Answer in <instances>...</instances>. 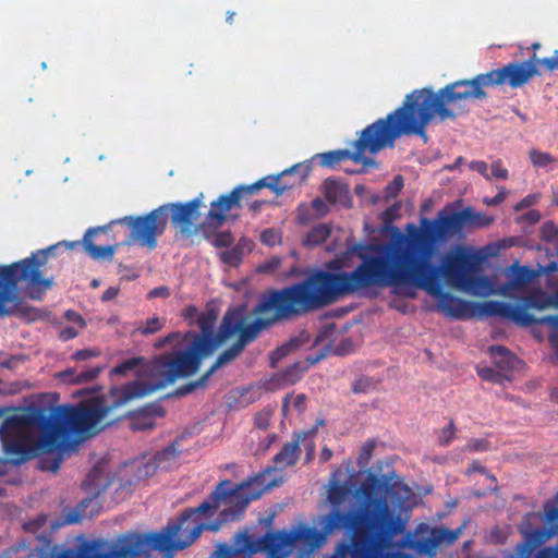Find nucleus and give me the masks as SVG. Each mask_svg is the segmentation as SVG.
<instances>
[{
    "mask_svg": "<svg viewBox=\"0 0 558 558\" xmlns=\"http://www.w3.org/2000/svg\"><path fill=\"white\" fill-rule=\"evenodd\" d=\"M268 468L247 480L233 484L223 480L197 507L185 509L178 519L169 521L157 533H126L119 539V546L109 549L107 541L98 538L89 558H150L153 550L168 553L183 549L201 535L204 529L216 531V524H205L201 517L211 518L221 506L222 522L238 519L252 500L258 499L275 483Z\"/></svg>",
    "mask_w": 558,
    "mask_h": 558,
    "instance_id": "f257e3e1",
    "label": "nucleus"
},
{
    "mask_svg": "<svg viewBox=\"0 0 558 558\" xmlns=\"http://www.w3.org/2000/svg\"><path fill=\"white\" fill-rule=\"evenodd\" d=\"M480 264L481 257L474 253L459 252L447 255L439 266L438 276L428 284L421 283L412 274L409 275L410 278H399L400 272L403 271L401 268L344 271L347 294L371 288L415 287L436 296L438 308L445 315L456 319L500 317L513 323L529 324L532 322L522 307L514 306V304L496 300L468 301L442 291V278L449 286L458 289H469L475 284L488 287L490 283L486 277H475L481 270Z\"/></svg>",
    "mask_w": 558,
    "mask_h": 558,
    "instance_id": "f03ea898",
    "label": "nucleus"
},
{
    "mask_svg": "<svg viewBox=\"0 0 558 558\" xmlns=\"http://www.w3.org/2000/svg\"><path fill=\"white\" fill-rule=\"evenodd\" d=\"M465 211L444 208L435 219L423 217L420 227L408 223L407 235L396 242L380 244H356L350 248L362 263L354 270L401 268L399 278H410L428 284L435 280L439 266L432 263L436 244L460 234L465 227Z\"/></svg>",
    "mask_w": 558,
    "mask_h": 558,
    "instance_id": "7ed1b4c3",
    "label": "nucleus"
},
{
    "mask_svg": "<svg viewBox=\"0 0 558 558\" xmlns=\"http://www.w3.org/2000/svg\"><path fill=\"white\" fill-rule=\"evenodd\" d=\"M344 295H348L344 271L332 274L315 270L301 282L263 295L254 313L258 315L271 313V315L256 318L252 323H246L245 318L235 342L245 349L263 329L271 324L320 310Z\"/></svg>",
    "mask_w": 558,
    "mask_h": 558,
    "instance_id": "20e7f679",
    "label": "nucleus"
},
{
    "mask_svg": "<svg viewBox=\"0 0 558 558\" xmlns=\"http://www.w3.org/2000/svg\"><path fill=\"white\" fill-rule=\"evenodd\" d=\"M217 314L214 311L201 313L197 317L199 332L189 330L183 333V345L155 357L149 367L150 383L131 381L118 390V403L143 398L158 389L174 384L178 379L194 376L203 361L219 348L218 330H215Z\"/></svg>",
    "mask_w": 558,
    "mask_h": 558,
    "instance_id": "39448f33",
    "label": "nucleus"
},
{
    "mask_svg": "<svg viewBox=\"0 0 558 558\" xmlns=\"http://www.w3.org/2000/svg\"><path fill=\"white\" fill-rule=\"evenodd\" d=\"M536 54L527 61L509 62L499 69L475 75L470 80H458L434 92L432 87L414 89L428 124L437 118L440 122L454 121L468 112L464 102L487 97L486 87H496L508 83L518 88L539 75L535 64Z\"/></svg>",
    "mask_w": 558,
    "mask_h": 558,
    "instance_id": "423d86ee",
    "label": "nucleus"
},
{
    "mask_svg": "<svg viewBox=\"0 0 558 558\" xmlns=\"http://www.w3.org/2000/svg\"><path fill=\"white\" fill-rule=\"evenodd\" d=\"M416 94L411 92L405 96L402 105L396 110L367 125L359 138L352 143L353 150L337 149L317 154L319 165L326 168H335L344 160H352L364 166H373L374 160L365 157L368 151L372 155L385 148H393L395 143L401 136H418L424 143L428 142L426 129L428 122L421 109Z\"/></svg>",
    "mask_w": 558,
    "mask_h": 558,
    "instance_id": "0eeeda50",
    "label": "nucleus"
},
{
    "mask_svg": "<svg viewBox=\"0 0 558 558\" xmlns=\"http://www.w3.org/2000/svg\"><path fill=\"white\" fill-rule=\"evenodd\" d=\"M59 245L61 243L39 250L20 262L0 266V317L14 316L26 323L47 317L45 311L23 301L19 294L17 284L24 283L26 295L29 299L41 300L43 295L53 286L51 278L43 277L41 268Z\"/></svg>",
    "mask_w": 558,
    "mask_h": 558,
    "instance_id": "6e6552de",
    "label": "nucleus"
},
{
    "mask_svg": "<svg viewBox=\"0 0 558 558\" xmlns=\"http://www.w3.org/2000/svg\"><path fill=\"white\" fill-rule=\"evenodd\" d=\"M324 535V532L319 533L307 525L290 531L266 532L262 537L239 532L231 545L219 544L210 558H252L260 551L267 553L268 558H284L296 547L314 550L323 542Z\"/></svg>",
    "mask_w": 558,
    "mask_h": 558,
    "instance_id": "1a4fd4ad",
    "label": "nucleus"
},
{
    "mask_svg": "<svg viewBox=\"0 0 558 558\" xmlns=\"http://www.w3.org/2000/svg\"><path fill=\"white\" fill-rule=\"evenodd\" d=\"M48 421L43 417V410L15 414L4 420L0 427V439L5 453L16 463L33 456L35 425H45Z\"/></svg>",
    "mask_w": 558,
    "mask_h": 558,
    "instance_id": "9d476101",
    "label": "nucleus"
},
{
    "mask_svg": "<svg viewBox=\"0 0 558 558\" xmlns=\"http://www.w3.org/2000/svg\"><path fill=\"white\" fill-rule=\"evenodd\" d=\"M125 385L120 387L122 389ZM119 388L111 390L113 398L112 405L108 407L102 400L96 399L76 407H62L57 408L56 411L61 416L66 428L82 437H89L96 435L102 427H98L99 423L107 416L111 408H118L128 402L118 403Z\"/></svg>",
    "mask_w": 558,
    "mask_h": 558,
    "instance_id": "9b49d317",
    "label": "nucleus"
},
{
    "mask_svg": "<svg viewBox=\"0 0 558 558\" xmlns=\"http://www.w3.org/2000/svg\"><path fill=\"white\" fill-rule=\"evenodd\" d=\"M167 206H159L145 215L124 216L112 220L110 225H124L129 228L130 233L122 244L131 246L136 244L140 247H147L153 251L158 245V238L161 236L167 229Z\"/></svg>",
    "mask_w": 558,
    "mask_h": 558,
    "instance_id": "f8f14e48",
    "label": "nucleus"
},
{
    "mask_svg": "<svg viewBox=\"0 0 558 558\" xmlns=\"http://www.w3.org/2000/svg\"><path fill=\"white\" fill-rule=\"evenodd\" d=\"M43 417L48 422L45 425H35L43 430L37 442V448L46 456L40 459V469L57 472L63 461L64 453L69 452L71 445L65 439L66 426L61 422V416L54 410L47 414L43 410Z\"/></svg>",
    "mask_w": 558,
    "mask_h": 558,
    "instance_id": "ddd939ff",
    "label": "nucleus"
},
{
    "mask_svg": "<svg viewBox=\"0 0 558 558\" xmlns=\"http://www.w3.org/2000/svg\"><path fill=\"white\" fill-rule=\"evenodd\" d=\"M310 171V165L298 163L289 169H286L280 174L267 175L248 185H239L234 187L233 191L236 192V196L240 202L244 197L252 196L264 187H268L277 195H281L287 189L303 183L308 177Z\"/></svg>",
    "mask_w": 558,
    "mask_h": 558,
    "instance_id": "4468645a",
    "label": "nucleus"
},
{
    "mask_svg": "<svg viewBox=\"0 0 558 558\" xmlns=\"http://www.w3.org/2000/svg\"><path fill=\"white\" fill-rule=\"evenodd\" d=\"M203 204V194L186 203H168L166 207L167 222L170 221L180 238H192L196 233V221L201 214L199 208Z\"/></svg>",
    "mask_w": 558,
    "mask_h": 558,
    "instance_id": "2eb2a0df",
    "label": "nucleus"
},
{
    "mask_svg": "<svg viewBox=\"0 0 558 558\" xmlns=\"http://www.w3.org/2000/svg\"><path fill=\"white\" fill-rule=\"evenodd\" d=\"M232 208H241V202L233 190L229 194H222L211 202L210 209L206 215L207 223L215 228L221 227Z\"/></svg>",
    "mask_w": 558,
    "mask_h": 558,
    "instance_id": "dca6fc26",
    "label": "nucleus"
},
{
    "mask_svg": "<svg viewBox=\"0 0 558 558\" xmlns=\"http://www.w3.org/2000/svg\"><path fill=\"white\" fill-rule=\"evenodd\" d=\"M112 225H107L102 227H96V228H89L82 240V244L84 246L85 252L95 260H112L116 251L122 246V242L114 243L111 245H96L93 242V238L100 233V232H107L108 229Z\"/></svg>",
    "mask_w": 558,
    "mask_h": 558,
    "instance_id": "f3484780",
    "label": "nucleus"
},
{
    "mask_svg": "<svg viewBox=\"0 0 558 558\" xmlns=\"http://www.w3.org/2000/svg\"><path fill=\"white\" fill-rule=\"evenodd\" d=\"M341 470L337 469L329 480L327 500L331 505L332 509L329 512H342L340 507L351 497L352 489L349 483H341L339 476Z\"/></svg>",
    "mask_w": 558,
    "mask_h": 558,
    "instance_id": "a211bd4d",
    "label": "nucleus"
},
{
    "mask_svg": "<svg viewBox=\"0 0 558 558\" xmlns=\"http://www.w3.org/2000/svg\"><path fill=\"white\" fill-rule=\"evenodd\" d=\"M306 369L307 367L303 366L301 363H294L286 369L274 374L271 378L267 380L266 388L268 390H278L294 385L302 378Z\"/></svg>",
    "mask_w": 558,
    "mask_h": 558,
    "instance_id": "6ab92c4d",
    "label": "nucleus"
},
{
    "mask_svg": "<svg viewBox=\"0 0 558 558\" xmlns=\"http://www.w3.org/2000/svg\"><path fill=\"white\" fill-rule=\"evenodd\" d=\"M535 276L536 272L527 266H513L509 272V281L499 288L498 293L508 295L512 290L523 289Z\"/></svg>",
    "mask_w": 558,
    "mask_h": 558,
    "instance_id": "aec40b11",
    "label": "nucleus"
},
{
    "mask_svg": "<svg viewBox=\"0 0 558 558\" xmlns=\"http://www.w3.org/2000/svg\"><path fill=\"white\" fill-rule=\"evenodd\" d=\"M244 319L245 315L241 310H234L225 314L218 328L219 347L234 335H239Z\"/></svg>",
    "mask_w": 558,
    "mask_h": 558,
    "instance_id": "412c9836",
    "label": "nucleus"
},
{
    "mask_svg": "<svg viewBox=\"0 0 558 558\" xmlns=\"http://www.w3.org/2000/svg\"><path fill=\"white\" fill-rule=\"evenodd\" d=\"M323 186L328 202L340 204L348 208L352 207V197L347 184L328 178L324 181Z\"/></svg>",
    "mask_w": 558,
    "mask_h": 558,
    "instance_id": "4be33fe9",
    "label": "nucleus"
},
{
    "mask_svg": "<svg viewBox=\"0 0 558 558\" xmlns=\"http://www.w3.org/2000/svg\"><path fill=\"white\" fill-rule=\"evenodd\" d=\"M523 307L526 312L527 308L544 310L547 307H558V293L548 294L539 289L530 292L523 298Z\"/></svg>",
    "mask_w": 558,
    "mask_h": 558,
    "instance_id": "5701e85b",
    "label": "nucleus"
},
{
    "mask_svg": "<svg viewBox=\"0 0 558 558\" xmlns=\"http://www.w3.org/2000/svg\"><path fill=\"white\" fill-rule=\"evenodd\" d=\"M301 435H296V438L292 441L286 442L281 450L274 457V463L278 469H284L292 466L298 462Z\"/></svg>",
    "mask_w": 558,
    "mask_h": 558,
    "instance_id": "b1692460",
    "label": "nucleus"
},
{
    "mask_svg": "<svg viewBox=\"0 0 558 558\" xmlns=\"http://www.w3.org/2000/svg\"><path fill=\"white\" fill-rule=\"evenodd\" d=\"M522 310L524 311V313L527 316L531 317L532 322H530L529 324H523V323H515V324L519 326H522V327L532 326L534 324L549 326L551 331L548 336V341L555 351L556 359L558 360V316L557 315H548V316H544L541 318H536L534 315L526 312L523 307H522Z\"/></svg>",
    "mask_w": 558,
    "mask_h": 558,
    "instance_id": "393cba45",
    "label": "nucleus"
},
{
    "mask_svg": "<svg viewBox=\"0 0 558 558\" xmlns=\"http://www.w3.org/2000/svg\"><path fill=\"white\" fill-rule=\"evenodd\" d=\"M104 366H94L86 371L77 372L75 368L64 369L59 377L69 384H86L95 380L104 371Z\"/></svg>",
    "mask_w": 558,
    "mask_h": 558,
    "instance_id": "a878e982",
    "label": "nucleus"
},
{
    "mask_svg": "<svg viewBox=\"0 0 558 558\" xmlns=\"http://www.w3.org/2000/svg\"><path fill=\"white\" fill-rule=\"evenodd\" d=\"M250 244L246 238H241L234 246L219 254L220 260L230 267H238L243 260L245 250H251Z\"/></svg>",
    "mask_w": 558,
    "mask_h": 558,
    "instance_id": "bb28decb",
    "label": "nucleus"
},
{
    "mask_svg": "<svg viewBox=\"0 0 558 558\" xmlns=\"http://www.w3.org/2000/svg\"><path fill=\"white\" fill-rule=\"evenodd\" d=\"M108 485L109 481L105 478L102 471L97 466L93 468L88 472L86 478L82 483L83 488L94 498H97Z\"/></svg>",
    "mask_w": 558,
    "mask_h": 558,
    "instance_id": "cd10ccee",
    "label": "nucleus"
},
{
    "mask_svg": "<svg viewBox=\"0 0 558 558\" xmlns=\"http://www.w3.org/2000/svg\"><path fill=\"white\" fill-rule=\"evenodd\" d=\"M162 414L161 408L151 405L144 408L141 412L136 413L131 423L133 430L150 429L155 426L154 418Z\"/></svg>",
    "mask_w": 558,
    "mask_h": 558,
    "instance_id": "c85d7f7f",
    "label": "nucleus"
},
{
    "mask_svg": "<svg viewBox=\"0 0 558 558\" xmlns=\"http://www.w3.org/2000/svg\"><path fill=\"white\" fill-rule=\"evenodd\" d=\"M489 352L495 366L505 373L512 371L518 362L517 357L504 345H493L489 348Z\"/></svg>",
    "mask_w": 558,
    "mask_h": 558,
    "instance_id": "c756f323",
    "label": "nucleus"
},
{
    "mask_svg": "<svg viewBox=\"0 0 558 558\" xmlns=\"http://www.w3.org/2000/svg\"><path fill=\"white\" fill-rule=\"evenodd\" d=\"M545 522L549 525V531L539 530L536 533L547 539L558 533V499L545 505Z\"/></svg>",
    "mask_w": 558,
    "mask_h": 558,
    "instance_id": "7c9ffc66",
    "label": "nucleus"
},
{
    "mask_svg": "<svg viewBox=\"0 0 558 558\" xmlns=\"http://www.w3.org/2000/svg\"><path fill=\"white\" fill-rule=\"evenodd\" d=\"M244 349L240 344L234 342L230 348L226 349L218 355V357L213 363V365L207 369V372L210 374V376H213L217 369L234 361L236 357L241 355Z\"/></svg>",
    "mask_w": 558,
    "mask_h": 558,
    "instance_id": "2f4dec72",
    "label": "nucleus"
},
{
    "mask_svg": "<svg viewBox=\"0 0 558 558\" xmlns=\"http://www.w3.org/2000/svg\"><path fill=\"white\" fill-rule=\"evenodd\" d=\"M438 546L439 544L433 530L428 537L418 538L412 543V548L417 554L427 556V558H433L436 555Z\"/></svg>",
    "mask_w": 558,
    "mask_h": 558,
    "instance_id": "473e14b6",
    "label": "nucleus"
},
{
    "mask_svg": "<svg viewBox=\"0 0 558 558\" xmlns=\"http://www.w3.org/2000/svg\"><path fill=\"white\" fill-rule=\"evenodd\" d=\"M331 226L328 223H318L314 226L306 235V244L311 246L324 243L331 234Z\"/></svg>",
    "mask_w": 558,
    "mask_h": 558,
    "instance_id": "72a5a7b5",
    "label": "nucleus"
},
{
    "mask_svg": "<svg viewBox=\"0 0 558 558\" xmlns=\"http://www.w3.org/2000/svg\"><path fill=\"white\" fill-rule=\"evenodd\" d=\"M97 542L98 538L84 541L78 545L77 549H64L54 558H89Z\"/></svg>",
    "mask_w": 558,
    "mask_h": 558,
    "instance_id": "f704fd0d",
    "label": "nucleus"
},
{
    "mask_svg": "<svg viewBox=\"0 0 558 558\" xmlns=\"http://www.w3.org/2000/svg\"><path fill=\"white\" fill-rule=\"evenodd\" d=\"M301 344V341L296 338L289 340L287 343L278 347L270 354V366L276 367L277 364L290 354L293 350L298 349Z\"/></svg>",
    "mask_w": 558,
    "mask_h": 558,
    "instance_id": "c9c22d12",
    "label": "nucleus"
},
{
    "mask_svg": "<svg viewBox=\"0 0 558 558\" xmlns=\"http://www.w3.org/2000/svg\"><path fill=\"white\" fill-rule=\"evenodd\" d=\"M463 526H460L454 530H450L447 527H435L433 532L437 538L439 545H452L462 534Z\"/></svg>",
    "mask_w": 558,
    "mask_h": 558,
    "instance_id": "e433bc0d",
    "label": "nucleus"
},
{
    "mask_svg": "<svg viewBox=\"0 0 558 558\" xmlns=\"http://www.w3.org/2000/svg\"><path fill=\"white\" fill-rule=\"evenodd\" d=\"M210 377V374L206 371L198 379L178 387L174 391V396L184 397L198 388H206Z\"/></svg>",
    "mask_w": 558,
    "mask_h": 558,
    "instance_id": "4c0bfd02",
    "label": "nucleus"
},
{
    "mask_svg": "<svg viewBox=\"0 0 558 558\" xmlns=\"http://www.w3.org/2000/svg\"><path fill=\"white\" fill-rule=\"evenodd\" d=\"M539 236L544 242L553 244L558 254V227L553 221L543 223L539 230Z\"/></svg>",
    "mask_w": 558,
    "mask_h": 558,
    "instance_id": "58836bf2",
    "label": "nucleus"
},
{
    "mask_svg": "<svg viewBox=\"0 0 558 558\" xmlns=\"http://www.w3.org/2000/svg\"><path fill=\"white\" fill-rule=\"evenodd\" d=\"M145 363V357L135 356L121 362L111 369V374L124 376Z\"/></svg>",
    "mask_w": 558,
    "mask_h": 558,
    "instance_id": "ea45409f",
    "label": "nucleus"
},
{
    "mask_svg": "<svg viewBox=\"0 0 558 558\" xmlns=\"http://www.w3.org/2000/svg\"><path fill=\"white\" fill-rule=\"evenodd\" d=\"M477 375L486 381L496 383L502 385L506 380H510V375L498 369H494L492 367H485L477 372Z\"/></svg>",
    "mask_w": 558,
    "mask_h": 558,
    "instance_id": "a19ab883",
    "label": "nucleus"
},
{
    "mask_svg": "<svg viewBox=\"0 0 558 558\" xmlns=\"http://www.w3.org/2000/svg\"><path fill=\"white\" fill-rule=\"evenodd\" d=\"M529 159L535 168H546L556 161L550 153L542 151L535 148L529 151Z\"/></svg>",
    "mask_w": 558,
    "mask_h": 558,
    "instance_id": "79ce46f5",
    "label": "nucleus"
},
{
    "mask_svg": "<svg viewBox=\"0 0 558 558\" xmlns=\"http://www.w3.org/2000/svg\"><path fill=\"white\" fill-rule=\"evenodd\" d=\"M462 211H465L468 216L465 218V225L470 223L478 228H484L489 226L494 221L493 217H489L483 213H474L470 207L462 209Z\"/></svg>",
    "mask_w": 558,
    "mask_h": 558,
    "instance_id": "37998d69",
    "label": "nucleus"
},
{
    "mask_svg": "<svg viewBox=\"0 0 558 558\" xmlns=\"http://www.w3.org/2000/svg\"><path fill=\"white\" fill-rule=\"evenodd\" d=\"M377 381L367 376H362L357 378L352 385V391L354 393H367L376 390Z\"/></svg>",
    "mask_w": 558,
    "mask_h": 558,
    "instance_id": "c03bdc74",
    "label": "nucleus"
},
{
    "mask_svg": "<svg viewBox=\"0 0 558 558\" xmlns=\"http://www.w3.org/2000/svg\"><path fill=\"white\" fill-rule=\"evenodd\" d=\"M163 327L165 322H162L159 317H151L146 320L144 326H138L136 328V332L143 336H149L160 331Z\"/></svg>",
    "mask_w": 558,
    "mask_h": 558,
    "instance_id": "a18cd8bd",
    "label": "nucleus"
},
{
    "mask_svg": "<svg viewBox=\"0 0 558 558\" xmlns=\"http://www.w3.org/2000/svg\"><path fill=\"white\" fill-rule=\"evenodd\" d=\"M519 548L521 558H530L531 548L527 544H520ZM555 556L556 554L551 550V546H547L537 550L533 558H555Z\"/></svg>",
    "mask_w": 558,
    "mask_h": 558,
    "instance_id": "49530a36",
    "label": "nucleus"
},
{
    "mask_svg": "<svg viewBox=\"0 0 558 558\" xmlns=\"http://www.w3.org/2000/svg\"><path fill=\"white\" fill-rule=\"evenodd\" d=\"M180 453L179 442L174 441L171 445L165 447L156 454L157 462L161 463L165 461L174 460Z\"/></svg>",
    "mask_w": 558,
    "mask_h": 558,
    "instance_id": "de8ad7c7",
    "label": "nucleus"
},
{
    "mask_svg": "<svg viewBox=\"0 0 558 558\" xmlns=\"http://www.w3.org/2000/svg\"><path fill=\"white\" fill-rule=\"evenodd\" d=\"M182 337H183V333H181L180 331L170 332L166 337L160 338L158 341H156L155 348L162 349L167 344L175 342V345L170 350V351H173L179 345H183L184 342L182 340Z\"/></svg>",
    "mask_w": 558,
    "mask_h": 558,
    "instance_id": "09e8293b",
    "label": "nucleus"
},
{
    "mask_svg": "<svg viewBox=\"0 0 558 558\" xmlns=\"http://www.w3.org/2000/svg\"><path fill=\"white\" fill-rule=\"evenodd\" d=\"M260 242L270 247L276 246L281 243V233L274 228L266 229L260 233Z\"/></svg>",
    "mask_w": 558,
    "mask_h": 558,
    "instance_id": "8fccbe9b",
    "label": "nucleus"
},
{
    "mask_svg": "<svg viewBox=\"0 0 558 558\" xmlns=\"http://www.w3.org/2000/svg\"><path fill=\"white\" fill-rule=\"evenodd\" d=\"M234 242V236L230 231H221L215 234L211 244L217 247H230Z\"/></svg>",
    "mask_w": 558,
    "mask_h": 558,
    "instance_id": "3c124183",
    "label": "nucleus"
},
{
    "mask_svg": "<svg viewBox=\"0 0 558 558\" xmlns=\"http://www.w3.org/2000/svg\"><path fill=\"white\" fill-rule=\"evenodd\" d=\"M306 400L307 397L304 393H300L296 396H286L283 399L282 408L283 410L288 407V404L291 402L292 405L302 413L306 408Z\"/></svg>",
    "mask_w": 558,
    "mask_h": 558,
    "instance_id": "603ef678",
    "label": "nucleus"
},
{
    "mask_svg": "<svg viewBox=\"0 0 558 558\" xmlns=\"http://www.w3.org/2000/svg\"><path fill=\"white\" fill-rule=\"evenodd\" d=\"M403 187V177L398 174L393 180L385 187V196L387 198L396 197Z\"/></svg>",
    "mask_w": 558,
    "mask_h": 558,
    "instance_id": "864d4df0",
    "label": "nucleus"
},
{
    "mask_svg": "<svg viewBox=\"0 0 558 558\" xmlns=\"http://www.w3.org/2000/svg\"><path fill=\"white\" fill-rule=\"evenodd\" d=\"M454 436H456V425H454L453 420H451L450 423L441 429L439 438H438L439 444L441 446H447L452 441Z\"/></svg>",
    "mask_w": 558,
    "mask_h": 558,
    "instance_id": "5fc2aeb1",
    "label": "nucleus"
},
{
    "mask_svg": "<svg viewBox=\"0 0 558 558\" xmlns=\"http://www.w3.org/2000/svg\"><path fill=\"white\" fill-rule=\"evenodd\" d=\"M271 413L269 411H260L254 416V425L258 429H267L270 425Z\"/></svg>",
    "mask_w": 558,
    "mask_h": 558,
    "instance_id": "6e6d98bb",
    "label": "nucleus"
},
{
    "mask_svg": "<svg viewBox=\"0 0 558 558\" xmlns=\"http://www.w3.org/2000/svg\"><path fill=\"white\" fill-rule=\"evenodd\" d=\"M489 175H490V179L496 178V179L506 180L509 177V172L506 168L502 167L501 160H495L490 165V174Z\"/></svg>",
    "mask_w": 558,
    "mask_h": 558,
    "instance_id": "4d7b16f0",
    "label": "nucleus"
},
{
    "mask_svg": "<svg viewBox=\"0 0 558 558\" xmlns=\"http://www.w3.org/2000/svg\"><path fill=\"white\" fill-rule=\"evenodd\" d=\"M535 64L544 65L546 68V70L549 72L558 70V50H555L554 54L549 58L538 59L536 57Z\"/></svg>",
    "mask_w": 558,
    "mask_h": 558,
    "instance_id": "13d9d810",
    "label": "nucleus"
},
{
    "mask_svg": "<svg viewBox=\"0 0 558 558\" xmlns=\"http://www.w3.org/2000/svg\"><path fill=\"white\" fill-rule=\"evenodd\" d=\"M100 355V351L97 349H83L74 352L72 354V360L74 361H85L92 357H97Z\"/></svg>",
    "mask_w": 558,
    "mask_h": 558,
    "instance_id": "bf43d9fd",
    "label": "nucleus"
},
{
    "mask_svg": "<svg viewBox=\"0 0 558 558\" xmlns=\"http://www.w3.org/2000/svg\"><path fill=\"white\" fill-rule=\"evenodd\" d=\"M488 448L489 442L483 438H473L466 445V449L474 452L486 451Z\"/></svg>",
    "mask_w": 558,
    "mask_h": 558,
    "instance_id": "052dcab7",
    "label": "nucleus"
},
{
    "mask_svg": "<svg viewBox=\"0 0 558 558\" xmlns=\"http://www.w3.org/2000/svg\"><path fill=\"white\" fill-rule=\"evenodd\" d=\"M399 209L400 206L398 204H393L386 208L381 214L383 222L385 225L391 223L398 217Z\"/></svg>",
    "mask_w": 558,
    "mask_h": 558,
    "instance_id": "680f3d73",
    "label": "nucleus"
},
{
    "mask_svg": "<svg viewBox=\"0 0 558 558\" xmlns=\"http://www.w3.org/2000/svg\"><path fill=\"white\" fill-rule=\"evenodd\" d=\"M469 168L482 174L486 180H490V175L488 173V165L485 161L473 160L469 163Z\"/></svg>",
    "mask_w": 558,
    "mask_h": 558,
    "instance_id": "e2e57ef3",
    "label": "nucleus"
},
{
    "mask_svg": "<svg viewBox=\"0 0 558 558\" xmlns=\"http://www.w3.org/2000/svg\"><path fill=\"white\" fill-rule=\"evenodd\" d=\"M538 201V195L536 194H529L525 197H523L515 206L514 210L520 211L522 209L529 208L533 205H535Z\"/></svg>",
    "mask_w": 558,
    "mask_h": 558,
    "instance_id": "0e129e2a",
    "label": "nucleus"
},
{
    "mask_svg": "<svg viewBox=\"0 0 558 558\" xmlns=\"http://www.w3.org/2000/svg\"><path fill=\"white\" fill-rule=\"evenodd\" d=\"M468 472H477L485 474L492 482H497L496 476L490 474L485 466H483L480 462L474 461L468 469Z\"/></svg>",
    "mask_w": 558,
    "mask_h": 558,
    "instance_id": "69168bd1",
    "label": "nucleus"
},
{
    "mask_svg": "<svg viewBox=\"0 0 558 558\" xmlns=\"http://www.w3.org/2000/svg\"><path fill=\"white\" fill-rule=\"evenodd\" d=\"M541 213L537 209H531L521 216L522 221H526L530 225H535L541 220Z\"/></svg>",
    "mask_w": 558,
    "mask_h": 558,
    "instance_id": "338daca9",
    "label": "nucleus"
},
{
    "mask_svg": "<svg viewBox=\"0 0 558 558\" xmlns=\"http://www.w3.org/2000/svg\"><path fill=\"white\" fill-rule=\"evenodd\" d=\"M64 317L69 320V322H72L74 324H78L80 326L84 327L85 326V320L84 318L82 317V315H80L78 313H76L75 311L73 310H68L65 313H64Z\"/></svg>",
    "mask_w": 558,
    "mask_h": 558,
    "instance_id": "774afa93",
    "label": "nucleus"
}]
</instances>
